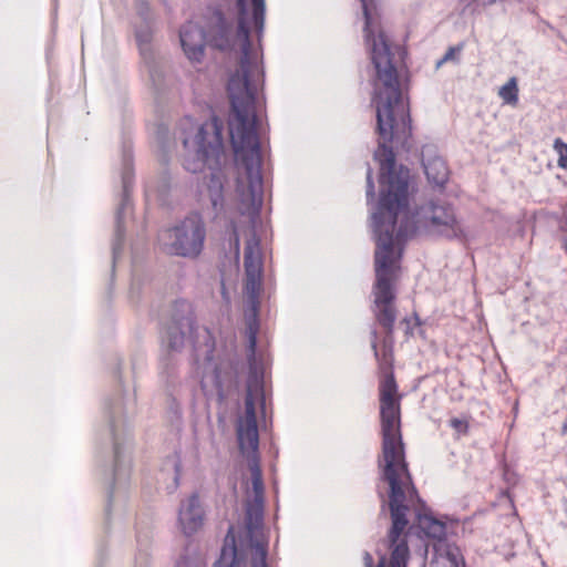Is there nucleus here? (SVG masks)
<instances>
[{"mask_svg":"<svg viewBox=\"0 0 567 567\" xmlns=\"http://www.w3.org/2000/svg\"><path fill=\"white\" fill-rule=\"evenodd\" d=\"M422 163L430 183L440 187L446 183L449 169L442 157L432 155V150L425 148L422 151Z\"/></svg>","mask_w":567,"mask_h":567,"instance_id":"dca6fc26","label":"nucleus"},{"mask_svg":"<svg viewBox=\"0 0 567 567\" xmlns=\"http://www.w3.org/2000/svg\"><path fill=\"white\" fill-rule=\"evenodd\" d=\"M454 56V48H450L447 52L444 54L443 59L437 63V65H441L442 63L451 60Z\"/></svg>","mask_w":567,"mask_h":567,"instance_id":"a878e982","label":"nucleus"},{"mask_svg":"<svg viewBox=\"0 0 567 567\" xmlns=\"http://www.w3.org/2000/svg\"><path fill=\"white\" fill-rule=\"evenodd\" d=\"M241 557L235 546V536L233 535V527H229L225 544L221 548L220 557L215 563V567H240Z\"/></svg>","mask_w":567,"mask_h":567,"instance_id":"f3484780","label":"nucleus"},{"mask_svg":"<svg viewBox=\"0 0 567 567\" xmlns=\"http://www.w3.org/2000/svg\"><path fill=\"white\" fill-rule=\"evenodd\" d=\"M206 228L198 215L186 217L176 226L159 234L163 251L172 256L196 258L203 250Z\"/></svg>","mask_w":567,"mask_h":567,"instance_id":"6e6552de","label":"nucleus"},{"mask_svg":"<svg viewBox=\"0 0 567 567\" xmlns=\"http://www.w3.org/2000/svg\"><path fill=\"white\" fill-rule=\"evenodd\" d=\"M367 199L371 202L374 199V184L372 181V169L368 167L367 171Z\"/></svg>","mask_w":567,"mask_h":567,"instance_id":"b1692460","label":"nucleus"},{"mask_svg":"<svg viewBox=\"0 0 567 567\" xmlns=\"http://www.w3.org/2000/svg\"><path fill=\"white\" fill-rule=\"evenodd\" d=\"M200 382L203 389L214 388L218 393H221L223 391L224 380L221 378L220 369L214 364L210 359L207 360V363L204 367Z\"/></svg>","mask_w":567,"mask_h":567,"instance_id":"a211bd4d","label":"nucleus"},{"mask_svg":"<svg viewBox=\"0 0 567 567\" xmlns=\"http://www.w3.org/2000/svg\"><path fill=\"white\" fill-rule=\"evenodd\" d=\"M264 518V499L248 498L246 504L245 524L249 537L252 539L259 528L261 527ZM252 553L251 567H267L266 556L267 550L265 546L256 540L250 544Z\"/></svg>","mask_w":567,"mask_h":567,"instance_id":"9d476101","label":"nucleus"},{"mask_svg":"<svg viewBox=\"0 0 567 567\" xmlns=\"http://www.w3.org/2000/svg\"><path fill=\"white\" fill-rule=\"evenodd\" d=\"M138 14L141 16L144 22L136 28L135 37L140 48L141 55L144 62L147 63L150 75L153 82H155V70L154 65L152 64L153 52L151 47L153 29L148 17V7L146 4H142L138 9Z\"/></svg>","mask_w":567,"mask_h":567,"instance_id":"ddd939ff","label":"nucleus"},{"mask_svg":"<svg viewBox=\"0 0 567 567\" xmlns=\"http://www.w3.org/2000/svg\"><path fill=\"white\" fill-rule=\"evenodd\" d=\"M372 348L374 350V354L378 355V350H377V343L375 342L372 343Z\"/></svg>","mask_w":567,"mask_h":567,"instance_id":"7c9ffc66","label":"nucleus"},{"mask_svg":"<svg viewBox=\"0 0 567 567\" xmlns=\"http://www.w3.org/2000/svg\"><path fill=\"white\" fill-rule=\"evenodd\" d=\"M197 333L194 313L189 302H175L172 318L163 333V343L172 351H179L186 340L194 341Z\"/></svg>","mask_w":567,"mask_h":567,"instance_id":"1a4fd4ad","label":"nucleus"},{"mask_svg":"<svg viewBox=\"0 0 567 567\" xmlns=\"http://www.w3.org/2000/svg\"><path fill=\"white\" fill-rule=\"evenodd\" d=\"M221 293H223V298L225 299V301L228 302L229 301V297H228V293L226 291L224 282H221Z\"/></svg>","mask_w":567,"mask_h":567,"instance_id":"c85d7f7f","label":"nucleus"},{"mask_svg":"<svg viewBox=\"0 0 567 567\" xmlns=\"http://www.w3.org/2000/svg\"><path fill=\"white\" fill-rule=\"evenodd\" d=\"M247 6L252 7V20L258 31L264 29L265 24V0H237L239 9V39L246 41L247 35Z\"/></svg>","mask_w":567,"mask_h":567,"instance_id":"2eb2a0df","label":"nucleus"},{"mask_svg":"<svg viewBox=\"0 0 567 567\" xmlns=\"http://www.w3.org/2000/svg\"><path fill=\"white\" fill-rule=\"evenodd\" d=\"M385 556H381L377 567H385Z\"/></svg>","mask_w":567,"mask_h":567,"instance_id":"c756f323","label":"nucleus"},{"mask_svg":"<svg viewBox=\"0 0 567 567\" xmlns=\"http://www.w3.org/2000/svg\"><path fill=\"white\" fill-rule=\"evenodd\" d=\"M247 35L246 41L239 39V28L236 32L225 21L220 13L214 16L215 25L209 39L203 28L194 22L184 24L179 31V41L183 51L190 62H202L205 55L206 44L219 50L239 48L241 51L239 69L229 78L227 92L230 102L228 120L229 136L234 153L240 161L257 158L260 154L259 140L255 130V93L256 83L262 76V70L258 63V53L252 50L249 42V32L258 31L252 20V7L247 6Z\"/></svg>","mask_w":567,"mask_h":567,"instance_id":"f03ea898","label":"nucleus"},{"mask_svg":"<svg viewBox=\"0 0 567 567\" xmlns=\"http://www.w3.org/2000/svg\"><path fill=\"white\" fill-rule=\"evenodd\" d=\"M363 561L365 567H373V558L368 551L364 553Z\"/></svg>","mask_w":567,"mask_h":567,"instance_id":"cd10ccee","label":"nucleus"},{"mask_svg":"<svg viewBox=\"0 0 567 567\" xmlns=\"http://www.w3.org/2000/svg\"><path fill=\"white\" fill-rule=\"evenodd\" d=\"M400 252L393 250L392 237L389 228L382 229L377 241L374 254L377 281L373 289L374 307L373 312L377 321L382 326L386 334H392L396 320V309L393 305L395 295L392 281L399 269Z\"/></svg>","mask_w":567,"mask_h":567,"instance_id":"423d86ee","label":"nucleus"},{"mask_svg":"<svg viewBox=\"0 0 567 567\" xmlns=\"http://www.w3.org/2000/svg\"><path fill=\"white\" fill-rule=\"evenodd\" d=\"M246 167V178L247 186H245L240 179L237 183V194L239 196V212L240 215L247 220L249 224V233L250 236L246 241L245 254H244V266H245V293L249 300L251 306V317L248 319L247 324V336H248V347H249V367L250 372L249 377L254 371H256L260 380L262 381V373L260 372L257 363L255 361V349L257 342V321H256V311L258 303V295L261 288V270H262V261H261V251L259 246V240L257 239L252 226L258 218L259 207L261 204V184L262 178L260 175L259 166H260V154L257 155V158L252 162V159L241 161Z\"/></svg>","mask_w":567,"mask_h":567,"instance_id":"20e7f679","label":"nucleus"},{"mask_svg":"<svg viewBox=\"0 0 567 567\" xmlns=\"http://www.w3.org/2000/svg\"><path fill=\"white\" fill-rule=\"evenodd\" d=\"M554 150L558 154V166L567 171V144L560 138L554 141Z\"/></svg>","mask_w":567,"mask_h":567,"instance_id":"412c9836","label":"nucleus"},{"mask_svg":"<svg viewBox=\"0 0 567 567\" xmlns=\"http://www.w3.org/2000/svg\"><path fill=\"white\" fill-rule=\"evenodd\" d=\"M265 404L264 384L259 374L254 371L247 380V393L245 399V414L237 422V440L243 454L249 458L251 473V492L248 498L264 499V482L259 458L257 455L259 435L256 417L257 405Z\"/></svg>","mask_w":567,"mask_h":567,"instance_id":"0eeeda50","label":"nucleus"},{"mask_svg":"<svg viewBox=\"0 0 567 567\" xmlns=\"http://www.w3.org/2000/svg\"><path fill=\"white\" fill-rule=\"evenodd\" d=\"M233 244L235 248V252L238 256L239 254V245H240V227L237 224H233Z\"/></svg>","mask_w":567,"mask_h":567,"instance_id":"393cba45","label":"nucleus"},{"mask_svg":"<svg viewBox=\"0 0 567 567\" xmlns=\"http://www.w3.org/2000/svg\"><path fill=\"white\" fill-rule=\"evenodd\" d=\"M394 378L388 377L380 386V415L382 427V455L379 467L382 478L389 484V507L392 525L388 533L390 550L389 567H406L410 556L408 545V514L416 512L419 528L425 536L441 539L445 524L433 516L419 512L421 503L405 461L401 435L400 402L396 396Z\"/></svg>","mask_w":567,"mask_h":567,"instance_id":"7ed1b4c3","label":"nucleus"},{"mask_svg":"<svg viewBox=\"0 0 567 567\" xmlns=\"http://www.w3.org/2000/svg\"><path fill=\"white\" fill-rule=\"evenodd\" d=\"M365 18L364 40L373 65V102L377 109L379 146L374 158L380 163L381 194L377 212L372 214L373 230L378 241L382 229L389 228L393 250L401 254L402 244L415 234L463 239L465 231L453 207L430 200L412 215L408 210L409 171L396 169L395 155L389 142L404 143L411 134L408 104L400 89L395 51L382 29L374 24L367 0H360Z\"/></svg>","mask_w":567,"mask_h":567,"instance_id":"f257e3e1","label":"nucleus"},{"mask_svg":"<svg viewBox=\"0 0 567 567\" xmlns=\"http://www.w3.org/2000/svg\"><path fill=\"white\" fill-rule=\"evenodd\" d=\"M122 182H123V198H122L120 207L117 208V212H116L115 238L112 244V251H113L114 260L117 258V256L121 252L122 244L124 240V234H125L124 223H125L126 216L131 212V203L128 199V186L131 183V171H130L127 162L125 163V169H124V173L122 176Z\"/></svg>","mask_w":567,"mask_h":567,"instance_id":"f8f14e48","label":"nucleus"},{"mask_svg":"<svg viewBox=\"0 0 567 567\" xmlns=\"http://www.w3.org/2000/svg\"><path fill=\"white\" fill-rule=\"evenodd\" d=\"M112 435L114 440V484L110 491L109 499L112 502L115 495L116 485L126 483L130 474V460L126 457L122 447V442L114 425L111 424Z\"/></svg>","mask_w":567,"mask_h":567,"instance_id":"4468645a","label":"nucleus"},{"mask_svg":"<svg viewBox=\"0 0 567 567\" xmlns=\"http://www.w3.org/2000/svg\"><path fill=\"white\" fill-rule=\"evenodd\" d=\"M178 524L187 536L195 534L203 526L204 512L197 494H193L182 502L178 512Z\"/></svg>","mask_w":567,"mask_h":567,"instance_id":"9b49d317","label":"nucleus"},{"mask_svg":"<svg viewBox=\"0 0 567 567\" xmlns=\"http://www.w3.org/2000/svg\"><path fill=\"white\" fill-rule=\"evenodd\" d=\"M444 554L452 567H465L463 555L457 546L445 545Z\"/></svg>","mask_w":567,"mask_h":567,"instance_id":"aec40b11","label":"nucleus"},{"mask_svg":"<svg viewBox=\"0 0 567 567\" xmlns=\"http://www.w3.org/2000/svg\"><path fill=\"white\" fill-rule=\"evenodd\" d=\"M501 99L508 104H516L518 100V89L515 78H511L498 92Z\"/></svg>","mask_w":567,"mask_h":567,"instance_id":"6ab92c4d","label":"nucleus"},{"mask_svg":"<svg viewBox=\"0 0 567 567\" xmlns=\"http://www.w3.org/2000/svg\"><path fill=\"white\" fill-rule=\"evenodd\" d=\"M176 567H204V565L199 558L185 556L177 561Z\"/></svg>","mask_w":567,"mask_h":567,"instance_id":"5701e85b","label":"nucleus"},{"mask_svg":"<svg viewBox=\"0 0 567 567\" xmlns=\"http://www.w3.org/2000/svg\"><path fill=\"white\" fill-rule=\"evenodd\" d=\"M179 130L184 167L192 173L203 172L206 167L212 171L207 189L215 216H218L224 209L225 176L220 171L224 157L223 123L216 116L203 124L185 117Z\"/></svg>","mask_w":567,"mask_h":567,"instance_id":"39448f33","label":"nucleus"},{"mask_svg":"<svg viewBox=\"0 0 567 567\" xmlns=\"http://www.w3.org/2000/svg\"><path fill=\"white\" fill-rule=\"evenodd\" d=\"M450 426L457 434H466L468 430V422L465 419L453 417L450 420Z\"/></svg>","mask_w":567,"mask_h":567,"instance_id":"4be33fe9","label":"nucleus"},{"mask_svg":"<svg viewBox=\"0 0 567 567\" xmlns=\"http://www.w3.org/2000/svg\"><path fill=\"white\" fill-rule=\"evenodd\" d=\"M477 7H486L496 2V0H472Z\"/></svg>","mask_w":567,"mask_h":567,"instance_id":"bb28decb","label":"nucleus"}]
</instances>
